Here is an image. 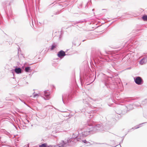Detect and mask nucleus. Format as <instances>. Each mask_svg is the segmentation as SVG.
Returning a JSON list of instances; mask_svg holds the SVG:
<instances>
[{
    "instance_id": "f03ea898",
    "label": "nucleus",
    "mask_w": 147,
    "mask_h": 147,
    "mask_svg": "<svg viewBox=\"0 0 147 147\" xmlns=\"http://www.w3.org/2000/svg\"><path fill=\"white\" fill-rule=\"evenodd\" d=\"M45 97L44 98L45 100H49L50 98V92L47 91H45L44 92Z\"/></svg>"
},
{
    "instance_id": "9b49d317",
    "label": "nucleus",
    "mask_w": 147,
    "mask_h": 147,
    "mask_svg": "<svg viewBox=\"0 0 147 147\" xmlns=\"http://www.w3.org/2000/svg\"><path fill=\"white\" fill-rule=\"evenodd\" d=\"M83 142H84V143H86V140H84L83 141Z\"/></svg>"
},
{
    "instance_id": "423d86ee",
    "label": "nucleus",
    "mask_w": 147,
    "mask_h": 147,
    "mask_svg": "<svg viewBox=\"0 0 147 147\" xmlns=\"http://www.w3.org/2000/svg\"><path fill=\"white\" fill-rule=\"evenodd\" d=\"M39 147H47V144H43L39 146ZM47 147H51V146H49Z\"/></svg>"
},
{
    "instance_id": "1a4fd4ad",
    "label": "nucleus",
    "mask_w": 147,
    "mask_h": 147,
    "mask_svg": "<svg viewBox=\"0 0 147 147\" xmlns=\"http://www.w3.org/2000/svg\"><path fill=\"white\" fill-rule=\"evenodd\" d=\"M33 96H34V98H35L36 97L38 96V94H34Z\"/></svg>"
},
{
    "instance_id": "6e6552de",
    "label": "nucleus",
    "mask_w": 147,
    "mask_h": 147,
    "mask_svg": "<svg viewBox=\"0 0 147 147\" xmlns=\"http://www.w3.org/2000/svg\"><path fill=\"white\" fill-rule=\"evenodd\" d=\"M56 45H52L51 46V50H53L54 49H55L56 48Z\"/></svg>"
},
{
    "instance_id": "20e7f679",
    "label": "nucleus",
    "mask_w": 147,
    "mask_h": 147,
    "mask_svg": "<svg viewBox=\"0 0 147 147\" xmlns=\"http://www.w3.org/2000/svg\"><path fill=\"white\" fill-rule=\"evenodd\" d=\"M15 71L17 74L21 73L22 72L21 69L20 68H16L15 69Z\"/></svg>"
},
{
    "instance_id": "9d476101",
    "label": "nucleus",
    "mask_w": 147,
    "mask_h": 147,
    "mask_svg": "<svg viewBox=\"0 0 147 147\" xmlns=\"http://www.w3.org/2000/svg\"><path fill=\"white\" fill-rule=\"evenodd\" d=\"M143 60V59H142V60H141V61H140V63L141 64H143V63H142V61Z\"/></svg>"
},
{
    "instance_id": "7ed1b4c3",
    "label": "nucleus",
    "mask_w": 147,
    "mask_h": 147,
    "mask_svg": "<svg viewBox=\"0 0 147 147\" xmlns=\"http://www.w3.org/2000/svg\"><path fill=\"white\" fill-rule=\"evenodd\" d=\"M65 52L61 50L58 53L57 56L59 58H61L65 56Z\"/></svg>"
},
{
    "instance_id": "f257e3e1",
    "label": "nucleus",
    "mask_w": 147,
    "mask_h": 147,
    "mask_svg": "<svg viewBox=\"0 0 147 147\" xmlns=\"http://www.w3.org/2000/svg\"><path fill=\"white\" fill-rule=\"evenodd\" d=\"M135 81L136 83L138 85L141 84L142 83V79L140 77H137L135 80Z\"/></svg>"
},
{
    "instance_id": "39448f33",
    "label": "nucleus",
    "mask_w": 147,
    "mask_h": 147,
    "mask_svg": "<svg viewBox=\"0 0 147 147\" xmlns=\"http://www.w3.org/2000/svg\"><path fill=\"white\" fill-rule=\"evenodd\" d=\"M142 18L144 21H147V16L146 15H144Z\"/></svg>"
},
{
    "instance_id": "0eeeda50",
    "label": "nucleus",
    "mask_w": 147,
    "mask_h": 147,
    "mask_svg": "<svg viewBox=\"0 0 147 147\" xmlns=\"http://www.w3.org/2000/svg\"><path fill=\"white\" fill-rule=\"evenodd\" d=\"M30 69V67H27L25 68V70L26 72H28L29 71Z\"/></svg>"
}]
</instances>
